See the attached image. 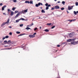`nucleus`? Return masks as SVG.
Listing matches in <instances>:
<instances>
[{"mask_svg": "<svg viewBox=\"0 0 78 78\" xmlns=\"http://www.w3.org/2000/svg\"><path fill=\"white\" fill-rule=\"evenodd\" d=\"M9 19L6 22L2 24L1 25V27H2V26H4V25H6V24H7V25H8V23H9Z\"/></svg>", "mask_w": 78, "mask_h": 78, "instance_id": "1", "label": "nucleus"}, {"mask_svg": "<svg viewBox=\"0 0 78 78\" xmlns=\"http://www.w3.org/2000/svg\"><path fill=\"white\" fill-rule=\"evenodd\" d=\"M23 10L21 12H19L16 15V16L15 17V18H17V17H18L19 16V15L20 14H22L23 13Z\"/></svg>", "mask_w": 78, "mask_h": 78, "instance_id": "2", "label": "nucleus"}, {"mask_svg": "<svg viewBox=\"0 0 78 78\" xmlns=\"http://www.w3.org/2000/svg\"><path fill=\"white\" fill-rule=\"evenodd\" d=\"M76 40V39L74 38L73 39H69L67 40V42H72V41H75Z\"/></svg>", "mask_w": 78, "mask_h": 78, "instance_id": "3", "label": "nucleus"}, {"mask_svg": "<svg viewBox=\"0 0 78 78\" xmlns=\"http://www.w3.org/2000/svg\"><path fill=\"white\" fill-rule=\"evenodd\" d=\"M71 44L72 45H76V44H78V41H74L73 42H71Z\"/></svg>", "mask_w": 78, "mask_h": 78, "instance_id": "4", "label": "nucleus"}, {"mask_svg": "<svg viewBox=\"0 0 78 78\" xmlns=\"http://www.w3.org/2000/svg\"><path fill=\"white\" fill-rule=\"evenodd\" d=\"M45 6H48L49 7H50V6H51V5H50V4L48 5V3H46L45 4Z\"/></svg>", "mask_w": 78, "mask_h": 78, "instance_id": "5", "label": "nucleus"}, {"mask_svg": "<svg viewBox=\"0 0 78 78\" xmlns=\"http://www.w3.org/2000/svg\"><path fill=\"white\" fill-rule=\"evenodd\" d=\"M59 6H58V5H56L55 6L54 8L55 9H59Z\"/></svg>", "mask_w": 78, "mask_h": 78, "instance_id": "6", "label": "nucleus"}, {"mask_svg": "<svg viewBox=\"0 0 78 78\" xmlns=\"http://www.w3.org/2000/svg\"><path fill=\"white\" fill-rule=\"evenodd\" d=\"M9 43H11V40H9L6 43H4V44H10Z\"/></svg>", "mask_w": 78, "mask_h": 78, "instance_id": "7", "label": "nucleus"}, {"mask_svg": "<svg viewBox=\"0 0 78 78\" xmlns=\"http://www.w3.org/2000/svg\"><path fill=\"white\" fill-rule=\"evenodd\" d=\"M6 5H5L3 6L2 7V11H4V10H5V8H6Z\"/></svg>", "mask_w": 78, "mask_h": 78, "instance_id": "8", "label": "nucleus"}, {"mask_svg": "<svg viewBox=\"0 0 78 78\" xmlns=\"http://www.w3.org/2000/svg\"><path fill=\"white\" fill-rule=\"evenodd\" d=\"M71 33H70L69 34V37H73V35Z\"/></svg>", "mask_w": 78, "mask_h": 78, "instance_id": "9", "label": "nucleus"}, {"mask_svg": "<svg viewBox=\"0 0 78 78\" xmlns=\"http://www.w3.org/2000/svg\"><path fill=\"white\" fill-rule=\"evenodd\" d=\"M29 37H30V38H33V37H34L33 35H29Z\"/></svg>", "mask_w": 78, "mask_h": 78, "instance_id": "10", "label": "nucleus"}, {"mask_svg": "<svg viewBox=\"0 0 78 78\" xmlns=\"http://www.w3.org/2000/svg\"><path fill=\"white\" fill-rule=\"evenodd\" d=\"M28 12V9L24 10V11L22 13L23 14H25V12Z\"/></svg>", "mask_w": 78, "mask_h": 78, "instance_id": "11", "label": "nucleus"}, {"mask_svg": "<svg viewBox=\"0 0 78 78\" xmlns=\"http://www.w3.org/2000/svg\"><path fill=\"white\" fill-rule=\"evenodd\" d=\"M25 3H28L29 4V3H30V2L28 1H26L25 2Z\"/></svg>", "mask_w": 78, "mask_h": 78, "instance_id": "12", "label": "nucleus"}, {"mask_svg": "<svg viewBox=\"0 0 78 78\" xmlns=\"http://www.w3.org/2000/svg\"><path fill=\"white\" fill-rule=\"evenodd\" d=\"M11 12V16H13V15L14 14V12L13 11H10Z\"/></svg>", "mask_w": 78, "mask_h": 78, "instance_id": "13", "label": "nucleus"}, {"mask_svg": "<svg viewBox=\"0 0 78 78\" xmlns=\"http://www.w3.org/2000/svg\"><path fill=\"white\" fill-rule=\"evenodd\" d=\"M38 6H40L39 3H38V4H37L35 5V6L36 7H38Z\"/></svg>", "mask_w": 78, "mask_h": 78, "instance_id": "14", "label": "nucleus"}, {"mask_svg": "<svg viewBox=\"0 0 78 78\" xmlns=\"http://www.w3.org/2000/svg\"><path fill=\"white\" fill-rule=\"evenodd\" d=\"M20 19H18L16 20V23H18V22H19V21H20Z\"/></svg>", "mask_w": 78, "mask_h": 78, "instance_id": "15", "label": "nucleus"}, {"mask_svg": "<svg viewBox=\"0 0 78 78\" xmlns=\"http://www.w3.org/2000/svg\"><path fill=\"white\" fill-rule=\"evenodd\" d=\"M68 9L69 10H70V9H71L72 8L70 6H69L68 7Z\"/></svg>", "mask_w": 78, "mask_h": 78, "instance_id": "16", "label": "nucleus"}, {"mask_svg": "<svg viewBox=\"0 0 78 78\" xmlns=\"http://www.w3.org/2000/svg\"><path fill=\"white\" fill-rule=\"evenodd\" d=\"M41 12H42V13H45V11H44V9H42L41 10Z\"/></svg>", "mask_w": 78, "mask_h": 78, "instance_id": "17", "label": "nucleus"}, {"mask_svg": "<svg viewBox=\"0 0 78 78\" xmlns=\"http://www.w3.org/2000/svg\"><path fill=\"white\" fill-rule=\"evenodd\" d=\"M44 31L46 32H48V31H49V30L48 29H45L44 30Z\"/></svg>", "mask_w": 78, "mask_h": 78, "instance_id": "18", "label": "nucleus"}, {"mask_svg": "<svg viewBox=\"0 0 78 78\" xmlns=\"http://www.w3.org/2000/svg\"><path fill=\"white\" fill-rule=\"evenodd\" d=\"M26 30H31V28L28 27H27V28H26Z\"/></svg>", "mask_w": 78, "mask_h": 78, "instance_id": "19", "label": "nucleus"}, {"mask_svg": "<svg viewBox=\"0 0 78 78\" xmlns=\"http://www.w3.org/2000/svg\"><path fill=\"white\" fill-rule=\"evenodd\" d=\"M73 13H74V14H75V15H76V14H77L76 12L75 11H74L73 12Z\"/></svg>", "mask_w": 78, "mask_h": 78, "instance_id": "20", "label": "nucleus"}, {"mask_svg": "<svg viewBox=\"0 0 78 78\" xmlns=\"http://www.w3.org/2000/svg\"><path fill=\"white\" fill-rule=\"evenodd\" d=\"M16 9V7H13L12 8V11H15V9Z\"/></svg>", "mask_w": 78, "mask_h": 78, "instance_id": "21", "label": "nucleus"}, {"mask_svg": "<svg viewBox=\"0 0 78 78\" xmlns=\"http://www.w3.org/2000/svg\"><path fill=\"white\" fill-rule=\"evenodd\" d=\"M39 3V5L40 6V5H41L42 6H43V4H42V3L39 2L38 3Z\"/></svg>", "mask_w": 78, "mask_h": 78, "instance_id": "22", "label": "nucleus"}, {"mask_svg": "<svg viewBox=\"0 0 78 78\" xmlns=\"http://www.w3.org/2000/svg\"><path fill=\"white\" fill-rule=\"evenodd\" d=\"M0 43H1L2 45H4V44H5L2 43V41H0Z\"/></svg>", "mask_w": 78, "mask_h": 78, "instance_id": "23", "label": "nucleus"}, {"mask_svg": "<svg viewBox=\"0 0 78 78\" xmlns=\"http://www.w3.org/2000/svg\"><path fill=\"white\" fill-rule=\"evenodd\" d=\"M49 8L48 6H46V10H48V9Z\"/></svg>", "mask_w": 78, "mask_h": 78, "instance_id": "24", "label": "nucleus"}, {"mask_svg": "<svg viewBox=\"0 0 78 78\" xmlns=\"http://www.w3.org/2000/svg\"><path fill=\"white\" fill-rule=\"evenodd\" d=\"M23 26V24H20V27H22Z\"/></svg>", "mask_w": 78, "mask_h": 78, "instance_id": "25", "label": "nucleus"}, {"mask_svg": "<svg viewBox=\"0 0 78 78\" xmlns=\"http://www.w3.org/2000/svg\"><path fill=\"white\" fill-rule=\"evenodd\" d=\"M20 20H25V19L23 18H21V19H20Z\"/></svg>", "mask_w": 78, "mask_h": 78, "instance_id": "26", "label": "nucleus"}, {"mask_svg": "<svg viewBox=\"0 0 78 78\" xmlns=\"http://www.w3.org/2000/svg\"><path fill=\"white\" fill-rule=\"evenodd\" d=\"M51 23H48L47 24V25H48L49 26H50V25H51Z\"/></svg>", "mask_w": 78, "mask_h": 78, "instance_id": "27", "label": "nucleus"}, {"mask_svg": "<svg viewBox=\"0 0 78 78\" xmlns=\"http://www.w3.org/2000/svg\"><path fill=\"white\" fill-rule=\"evenodd\" d=\"M16 33H17V34H20V31H17L16 32Z\"/></svg>", "mask_w": 78, "mask_h": 78, "instance_id": "28", "label": "nucleus"}, {"mask_svg": "<svg viewBox=\"0 0 78 78\" xmlns=\"http://www.w3.org/2000/svg\"><path fill=\"white\" fill-rule=\"evenodd\" d=\"M75 4H76V6H78V2H76Z\"/></svg>", "mask_w": 78, "mask_h": 78, "instance_id": "29", "label": "nucleus"}, {"mask_svg": "<svg viewBox=\"0 0 78 78\" xmlns=\"http://www.w3.org/2000/svg\"><path fill=\"white\" fill-rule=\"evenodd\" d=\"M33 2L32 1H30V4H33Z\"/></svg>", "mask_w": 78, "mask_h": 78, "instance_id": "30", "label": "nucleus"}, {"mask_svg": "<svg viewBox=\"0 0 78 78\" xmlns=\"http://www.w3.org/2000/svg\"><path fill=\"white\" fill-rule=\"evenodd\" d=\"M62 4H63V5H64L65 4V1H62Z\"/></svg>", "mask_w": 78, "mask_h": 78, "instance_id": "31", "label": "nucleus"}, {"mask_svg": "<svg viewBox=\"0 0 78 78\" xmlns=\"http://www.w3.org/2000/svg\"><path fill=\"white\" fill-rule=\"evenodd\" d=\"M61 9L62 11V10H64V8L62 7L61 8Z\"/></svg>", "mask_w": 78, "mask_h": 78, "instance_id": "32", "label": "nucleus"}, {"mask_svg": "<svg viewBox=\"0 0 78 78\" xmlns=\"http://www.w3.org/2000/svg\"><path fill=\"white\" fill-rule=\"evenodd\" d=\"M55 26H52V27H51V29H53L54 28H55Z\"/></svg>", "mask_w": 78, "mask_h": 78, "instance_id": "33", "label": "nucleus"}, {"mask_svg": "<svg viewBox=\"0 0 78 78\" xmlns=\"http://www.w3.org/2000/svg\"><path fill=\"white\" fill-rule=\"evenodd\" d=\"M17 0H13V2H14V3H16V2H17L16 1Z\"/></svg>", "mask_w": 78, "mask_h": 78, "instance_id": "34", "label": "nucleus"}, {"mask_svg": "<svg viewBox=\"0 0 78 78\" xmlns=\"http://www.w3.org/2000/svg\"><path fill=\"white\" fill-rule=\"evenodd\" d=\"M5 38H6V39H8V37H9V36H6L5 37Z\"/></svg>", "mask_w": 78, "mask_h": 78, "instance_id": "35", "label": "nucleus"}, {"mask_svg": "<svg viewBox=\"0 0 78 78\" xmlns=\"http://www.w3.org/2000/svg\"><path fill=\"white\" fill-rule=\"evenodd\" d=\"M22 48H23V49H24V48H25V46H23L22 47Z\"/></svg>", "mask_w": 78, "mask_h": 78, "instance_id": "36", "label": "nucleus"}, {"mask_svg": "<svg viewBox=\"0 0 78 78\" xmlns=\"http://www.w3.org/2000/svg\"><path fill=\"white\" fill-rule=\"evenodd\" d=\"M35 34H36V33H34V34H33V35L34 37H35Z\"/></svg>", "mask_w": 78, "mask_h": 78, "instance_id": "37", "label": "nucleus"}, {"mask_svg": "<svg viewBox=\"0 0 78 78\" xmlns=\"http://www.w3.org/2000/svg\"><path fill=\"white\" fill-rule=\"evenodd\" d=\"M4 43H6L8 42L7 41L5 40V41H4Z\"/></svg>", "mask_w": 78, "mask_h": 78, "instance_id": "38", "label": "nucleus"}, {"mask_svg": "<svg viewBox=\"0 0 78 78\" xmlns=\"http://www.w3.org/2000/svg\"><path fill=\"white\" fill-rule=\"evenodd\" d=\"M37 27H35L34 29V31H35L36 30H37Z\"/></svg>", "mask_w": 78, "mask_h": 78, "instance_id": "39", "label": "nucleus"}, {"mask_svg": "<svg viewBox=\"0 0 78 78\" xmlns=\"http://www.w3.org/2000/svg\"><path fill=\"white\" fill-rule=\"evenodd\" d=\"M22 36V34H21L20 35H19L18 36V37H19V36Z\"/></svg>", "mask_w": 78, "mask_h": 78, "instance_id": "40", "label": "nucleus"}, {"mask_svg": "<svg viewBox=\"0 0 78 78\" xmlns=\"http://www.w3.org/2000/svg\"><path fill=\"white\" fill-rule=\"evenodd\" d=\"M18 12V11H17V10H16V11H15V13H17V12Z\"/></svg>", "mask_w": 78, "mask_h": 78, "instance_id": "41", "label": "nucleus"}, {"mask_svg": "<svg viewBox=\"0 0 78 78\" xmlns=\"http://www.w3.org/2000/svg\"><path fill=\"white\" fill-rule=\"evenodd\" d=\"M76 20V19H74V20H72V22H74V21H75Z\"/></svg>", "mask_w": 78, "mask_h": 78, "instance_id": "42", "label": "nucleus"}, {"mask_svg": "<svg viewBox=\"0 0 78 78\" xmlns=\"http://www.w3.org/2000/svg\"><path fill=\"white\" fill-rule=\"evenodd\" d=\"M8 12H9V11H10V9H8Z\"/></svg>", "mask_w": 78, "mask_h": 78, "instance_id": "43", "label": "nucleus"}, {"mask_svg": "<svg viewBox=\"0 0 78 78\" xmlns=\"http://www.w3.org/2000/svg\"><path fill=\"white\" fill-rule=\"evenodd\" d=\"M55 8H52L51 9V10H53L54 9H55Z\"/></svg>", "mask_w": 78, "mask_h": 78, "instance_id": "44", "label": "nucleus"}, {"mask_svg": "<svg viewBox=\"0 0 78 78\" xmlns=\"http://www.w3.org/2000/svg\"><path fill=\"white\" fill-rule=\"evenodd\" d=\"M9 35H12V33L11 32H10L9 33Z\"/></svg>", "mask_w": 78, "mask_h": 78, "instance_id": "45", "label": "nucleus"}, {"mask_svg": "<svg viewBox=\"0 0 78 78\" xmlns=\"http://www.w3.org/2000/svg\"><path fill=\"white\" fill-rule=\"evenodd\" d=\"M6 39V38L5 37H3L2 38V40H4V39Z\"/></svg>", "mask_w": 78, "mask_h": 78, "instance_id": "46", "label": "nucleus"}, {"mask_svg": "<svg viewBox=\"0 0 78 78\" xmlns=\"http://www.w3.org/2000/svg\"><path fill=\"white\" fill-rule=\"evenodd\" d=\"M33 25H34V24L33 23H32L31 24H30V25H31V26H33Z\"/></svg>", "mask_w": 78, "mask_h": 78, "instance_id": "47", "label": "nucleus"}, {"mask_svg": "<svg viewBox=\"0 0 78 78\" xmlns=\"http://www.w3.org/2000/svg\"><path fill=\"white\" fill-rule=\"evenodd\" d=\"M2 5H3V3H1L0 4V6H2Z\"/></svg>", "mask_w": 78, "mask_h": 78, "instance_id": "48", "label": "nucleus"}, {"mask_svg": "<svg viewBox=\"0 0 78 78\" xmlns=\"http://www.w3.org/2000/svg\"><path fill=\"white\" fill-rule=\"evenodd\" d=\"M4 47H10V46H8V45L5 46Z\"/></svg>", "mask_w": 78, "mask_h": 78, "instance_id": "49", "label": "nucleus"}, {"mask_svg": "<svg viewBox=\"0 0 78 78\" xmlns=\"http://www.w3.org/2000/svg\"><path fill=\"white\" fill-rule=\"evenodd\" d=\"M69 20V22H72V20Z\"/></svg>", "mask_w": 78, "mask_h": 78, "instance_id": "50", "label": "nucleus"}, {"mask_svg": "<svg viewBox=\"0 0 78 78\" xmlns=\"http://www.w3.org/2000/svg\"><path fill=\"white\" fill-rule=\"evenodd\" d=\"M3 14H5V16H6V14L5 13H3Z\"/></svg>", "mask_w": 78, "mask_h": 78, "instance_id": "51", "label": "nucleus"}, {"mask_svg": "<svg viewBox=\"0 0 78 78\" xmlns=\"http://www.w3.org/2000/svg\"><path fill=\"white\" fill-rule=\"evenodd\" d=\"M73 6H74V5H73V6H71L72 9L73 8Z\"/></svg>", "mask_w": 78, "mask_h": 78, "instance_id": "52", "label": "nucleus"}, {"mask_svg": "<svg viewBox=\"0 0 78 78\" xmlns=\"http://www.w3.org/2000/svg\"><path fill=\"white\" fill-rule=\"evenodd\" d=\"M66 44V42H64L63 43V44Z\"/></svg>", "mask_w": 78, "mask_h": 78, "instance_id": "53", "label": "nucleus"}, {"mask_svg": "<svg viewBox=\"0 0 78 78\" xmlns=\"http://www.w3.org/2000/svg\"><path fill=\"white\" fill-rule=\"evenodd\" d=\"M57 47H60V45H57Z\"/></svg>", "mask_w": 78, "mask_h": 78, "instance_id": "54", "label": "nucleus"}, {"mask_svg": "<svg viewBox=\"0 0 78 78\" xmlns=\"http://www.w3.org/2000/svg\"><path fill=\"white\" fill-rule=\"evenodd\" d=\"M9 28H12V27L11 26H10L9 27Z\"/></svg>", "mask_w": 78, "mask_h": 78, "instance_id": "55", "label": "nucleus"}, {"mask_svg": "<svg viewBox=\"0 0 78 78\" xmlns=\"http://www.w3.org/2000/svg\"><path fill=\"white\" fill-rule=\"evenodd\" d=\"M31 27V26H30L29 25H28L27 26V27Z\"/></svg>", "mask_w": 78, "mask_h": 78, "instance_id": "56", "label": "nucleus"}, {"mask_svg": "<svg viewBox=\"0 0 78 78\" xmlns=\"http://www.w3.org/2000/svg\"><path fill=\"white\" fill-rule=\"evenodd\" d=\"M66 11L67 12V14H69V11H68V10H66Z\"/></svg>", "mask_w": 78, "mask_h": 78, "instance_id": "57", "label": "nucleus"}, {"mask_svg": "<svg viewBox=\"0 0 78 78\" xmlns=\"http://www.w3.org/2000/svg\"><path fill=\"white\" fill-rule=\"evenodd\" d=\"M61 3V2H60L59 1H58V3Z\"/></svg>", "mask_w": 78, "mask_h": 78, "instance_id": "58", "label": "nucleus"}, {"mask_svg": "<svg viewBox=\"0 0 78 78\" xmlns=\"http://www.w3.org/2000/svg\"><path fill=\"white\" fill-rule=\"evenodd\" d=\"M24 20H25V21H27V20H28L27 19L25 20L24 19Z\"/></svg>", "mask_w": 78, "mask_h": 78, "instance_id": "59", "label": "nucleus"}, {"mask_svg": "<svg viewBox=\"0 0 78 78\" xmlns=\"http://www.w3.org/2000/svg\"><path fill=\"white\" fill-rule=\"evenodd\" d=\"M25 34H22V36L23 35H25Z\"/></svg>", "mask_w": 78, "mask_h": 78, "instance_id": "60", "label": "nucleus"}, {"mask_svg": "<svg viewBox=\"0 0 78 78\" xmlns=\"http://www.w3.org/2000/svg\"><path fill=\"white\" fill-rule=\"evenodd\" d=\"M39 19H42V18H41V17H39V18H38Z\"/></svg>", "mask_w": 78, "mask_h": 78, "instance_id": "61", "label": "nucleus"}, {"mask_svg": "<svg viewBox=\"0 0 78 78\" xmlns=\"http://www.w3.org/2000/svg\"><path fill=\"white\" fill-rule=\"evenodd\" d=\"M76 12L77 14H78V11H77Z\"/></svg>", "mask_w": 78, "mask_h": 78, "instance_id": "62", "label": "nucleus"}, {"mask_svg": "<svg viewBox=\"0 0 78 78\" xmlns=\"http://www.w3.org/2000/svg\"><path fill=\"white\" fill-rule=\"evenodd\" d=\"M40 29H41V28H42V27H40Z\"/></svg>", "mask_w": 78, "mask_h": 78, "instance_id": "63", "label": "nucleus"}, {"mask_svg": "<svg viewBox=\"0 0 78 78\" xmlns=\"http://www.w3.org/2000/svg\"><path fill=\"white\" fill-rule=\"evenodd\" d=\"M40 9H42V7H40Z\"/></svg>", "mask_w": 78, "mask_h": 78, "instance_id": "64", "label": "nucleus"}]
</instances>
